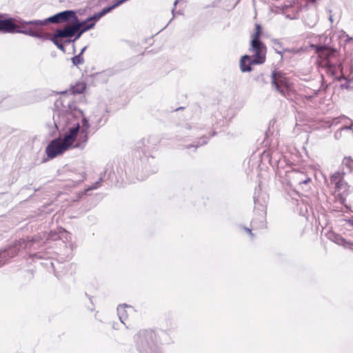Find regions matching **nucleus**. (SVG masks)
Returning a JSON list of instances; mask_svg holds the SVG:
<instances>
[{"label":"nucleus","mask_w":353,"mask_h":353,"mask_svg":"<svg viewBox=\"0 0 353 353\" xmlns=\"http://www.w3.org/2000/svg\"><path fill=\"white\" fill-rule=\"evenodd\" d=\"M89 128L88 121L83 118L81 125L78 123L70 128L63 137L52 140L46 148V154L50 159H53L70 148L83 149L88 140Z\"/></svg>","instance_id":"obj_1"},{"label":"nucleus","mask_w":353,"mask_h":353,"mask_svg":"<svg viewBox=\"0 0 353 353\" xmlns=\"http://www.w3.org/2000/svg\"><path fill=\"white\" fill-rule=\"evenodd\" d=\"M261 26L256 25V31L252 36L250 50L253 53V59L250 56L244 55L240 60V68L243 72L252 70L251 65L261 64L265 61L266 47L260 41Z\"/></svg>","instance_id":"obj_2"},{"label":"nucleus","mask_w":353,"mask_h":353,"mask_svg":"<svg viewBox=\"0 0 353 353\" xmlns=\"http://www.w3.org/2000/svg\"><path fill=\"white\" fill-rule=\"evenodd\" d=\"M19 21L22 20L12 19H0V32L20 33L39 39L45 38L44 35L39 33L37 30H33L31 27L27 28V26H30V24L23 25L19 22Z\"/></svg>","instance_id":"obj_3"},{"label":"nucleus","mask_w":353,"mask_h":353,"mask_svg":"<svg viewBox=\"0 0 353 353\" xmlns=\"http://www.w3.org/2000/svg\"><path fill=\"white\" fill-rule=\"evenodd\" d=\"M70 18L76 19L75 12L72 10H66L57 13L44 20H32L29 21H19L21 24H30L33 30H37L39 33L41 32V27L46 26L49 23H58L68 21Z\"/></svg>","instance_id":"obj_4"},{"label":"nucleus","mask_w":353,"mask_h":353,"mask_svg":"<svg viewBox=\"0 0 353 353\" xmlns=\"http://www.w3.org/2000/svg\"><path fill=\"white\" fill-rule=\"evenodd\" d=\"M272 85L281 94L287 97L293 90L290 80L280 72L272 73Z\"/></svg>","instance_id":"obj_5"},{"label":"nucleus","mask_w":353,"mask_h":353,"mask_svg":"<svg viewBox=\"0 0 353 353\" xmlns=\"http://www.w3.org/2000/svg\"><path fill=\"white\" fill-rule=\"evenodd\" d=\"M330 182L334 186V194L342 199L348 193L349 186L343 180V174L336 172L330 177Z\"/></svg>","instance_id":"obj_6"},{"label":"nucleus","mask_w":353,"mask_h":353,"mask_svg":"<svg viewBox=\"0 0 353 353\" xmlns=\"http://www.w3.org/2000/svg\"><path fill=\"white\" fill-rule=\"evenodd\" d=\"M26 247L27 244L26 243L25 241L20 240L19 241L16 243L12 247L0 253V266L5 263L6 259H5L4 258H6V256L10 258L13 257L18 251H19L21 249H25Z\"/></svg>","instance_id":"obj_7"},{"label":"nucleus","mask_w":353,"mask_h":353,"mask_svg":"<svg viewBox=\"0 0 353 353\" xmlns=\"http://www.w3.org/2000/svg\"><path fill=\"white\" fill-rule=\"evenodd\" d=\"M83 23H77L76 24L67 26L63 29H58L55 32V37L66 38L74 36L80 28H83Z\"/></svg>","instance_id":"obj_8"},{"label":"nucleus","mask_w":353,"mask_h":353,"mask_svg":"<svg viewBox=\"0 0 353 353\" xmlns=\"http://www.w3.org/2000/svg\"><path fill=\"white\" fill-rule=\"evenodd\" d=\"M316 52L319 59L322 60L321 64L324 65H327L329 60L335 54V50L325 46L317 47Z\"/></svg>","instance_id":"obj_9"},{"label":"nucleus","mask_w":353,"mask_h":353,"mask_svg":"<svg viewBox=\"0 0 353 353\" xmlns=\"http://www.w3.org/2000/svg\"><path fill=\"white\" fill-rule=\"evenodd\" d=\"M329 239L339 245L343 246L344 248H349L353 250V243L347 241L339 234L331 233L329 235Z\"/></svg>","instance_id":"obj_10"},{"label":"nucleus","mask_w":353,"mask_h":353,"mask_svg":"<svg viewBox=\"0 0 353 353\" xmlns=\"http://www.w3.org/2000/svg\"><path fill=\"white\" fill-rule=\"evenodd\" d=\"M132 312V308L127 305H121L117 307L119 318L122 323H125L129 314Z\"/></svg>","instance_id":"obj_11"},{"label":"nucleus","mask_w":353,"mask_h":353,"mask_svg":"<svg viewBox=\"0 0 353 353\" xmlns=\"http://www.w3.org/2000/svg\"><path fill=\"white\" fill-rule=\"evenodd\" d=\"M85 88H86V85L85 83H83V82L78 83L72 88V93L81 94L85 90Z\"/></svg>","instance_id":"obj_12"},{"label":"nucleus","mask_w":353,"mask_h":353,"mask_svg":"<svg viewBox=\"0 0 353 353\" xmlns=\"http://www.w3.org/2000/svg\"><path fill=\"white\" fill-rule=\"evenodd\" d=\"M58 117L59 120H54V124L57 130H59L63 128L64 127L63 123L65 121V116L63 114L61 116L59 115Z\"/></svg>","instance_id":"obj_13"},{"label":"nucleus","mask_w":353,"mask_h":353,"mask_svg":"<svg viewBox=\"0 0 353 353\" xmlns=\"http://www.w3.org/2000/svg\"><path fill=\"white\" fill-rule=\"evenodd\" d=\"M343 164L350 170H353V159L351 157H345L343 160Z\"/></svg>","instance_id":"obj_14"},{"label":"nucleus","mask_w":353,"mask_h":353,"mask_svg":"<svg viewBox=\"0 0 353 353\" xmlns=\"http://www.w3.org/2000/svg\"><path fill=\"white\" fill-rule=\"evenodd\" d=\"M83 62V59L81 57V54H79V55L75 56L72 58V63L75 65L81 64Z\"/></svg>","instance_id":"obj_15"},{"label":"nucleus","mask_w":353,"mask_h":353,"mask_svg":"<svg viewBox=\"0 0 353 353\" xmlns=\"http://www.w3.org/2000/svg\"><path fill=\"white\" fill-rule=\"evenodd\" d=\"M347 120V119L345 117L335 118L334 119H333V121L331 123V125H336L339 123L345 122Z\"/></svg>","instance_id":"obj_16"},{"label":"nucleus","mask_w":353,"mask_h":353,"mask_svg":"<svg viewBox=\"0 0 353 353\" xmlns=\"http://www.w3.org/2000/svg\"><path fill=\"white\" fill-rule=\"evenodd\" d=\"M58 37H55V35L54 36V37L52 39V41H53V43L61 50H64V46L63 44L61 43H59L57 39Z\"/></svg>","instance_id":"obj_17"},{"label":"nucleus","mask_w":353,"mask_h":353,"mask_svg":"<svg viewBox=\"0 0 353 353\" xmlns=\"http://www.w3.org/2000/svg\"><path fill=\"white\" fill-rule=\"evenodd\" d=\"M49 239H51L52 240H57L59 237L57 234L55 233H50Z\"/></svg>","instance_id":"obj_18"},{"label":"nucleus","mask_w":353,"mask_h":353,"mask_svg":"<svg viewBox=\"0 0 353 353\" xmlns=\"http://www.w3.org/2000/svg\"><path fill=\"white\" fill-rule=\"evenodd\" d=\"M244 229L251 236V237L253 238L254 234L252 232L250 228H244Z\"/></svg>","instance_id":"obj_19"},{"label":"nucleus","mask_w":353,"mask_h":353,"mask_svg":"<svg viewBox=\"0 0 353 353\" xmlns=\"http://www.w3.org/2000/svg\"><path fill=\"white\" fill-rule=\"evenodd\" d=\"M348 224L353 228V220H347Z\"/></svg>","instance_id":"obj_20"},{"label":"nucleus","mask_w":353,"mask_h":353,"mask_svg":"<svg viewBox=\"0 0 353 353\" xmlns=\"http://www.w3.org/2000/svg\"><path fill=\"white\" fill-rule=\"evenodd\" d=\"M351 128V126L350 127H348V126H343L341 128V130H348V129H350Z\"/></svg>","instance_id":"obj_21"},{"label":"nucleus","mask_w":353,"mask_h":353,"mask_svg":"<svg viewBox=\"0 0 353 353\" xmlns=\"http://www.w3.org/2000/svg\"><path fill=\"white\" fill-rule=\"evenodd\" d=\"M341 134V132H336L335 133V137L336 138H339V135Z\"/></svg>","instance_id":"obj_22"},{"label":"nucleus","mask_w":353,"mask_h":353,"mask_svg":"<svg viewBox=\"0 0 353 353\" xmlns=\"http://www.w3.org/2000/svg\"><path fill=\"white\" fill-rule=\"evenodd\" d=\"M308 181H310V179H307L303 180L302 182H300V183H307Z\"/></svg>","instance_id":"obj_23"},{"label":"nucleus","mask_w":353,"mask_h":353,"mask_svg":"<svg viewBox=\"0 0 353 353\" xmlns=\"http://www.w3.org/2000/svg\"><path fill=\"white\" fill-rule=\"evenodd\" d=\"M86 47H84L82 50H81V55L82 54V53L83 52V51H85Z\"/></svg>","instance_id":"obj_24"},{"label":"nucleus","mask_w":353,"mask_h":353,"mask_svg":"<svg viewBox=\"0 0 353 353\" xmlns=\"http://www.w3.org/2000/svg\"><path fill=\"white\" fill-rule=\"evenodd\" d=\"M311 3H315L317 0H308Z\"/></svg>","instance_id":"obj_25"},{"label":"nucleus","mask_w":353,"mask_h":353,"mask_svg":"<svg viewBox=\"0 0 353 353\" xmlns=\"http://www.w3.org/2000/svg\"><path fill=\"white\" fill-rule=\"evenodd\" d=\"M315 22H316V21H314V23H308V24H309L310 26H314V25Z\"/></svg>","instance_id":"obj_26"},{"label":"nucleus","mask_w":353,"mask_h":353,"mask_svg":"<svg viewBox=\"0 0 353 353\" xmlns=\"http://www.w3.org/2000/svg\"><path fill=\"white\" fill-rule=\"evenodd\" d=\"M178 1H179V0H176V1H174V6H176V5L177 4Z\"/></svg>","instance_id":"obj_27"},{"label":"nucleus","mask_w":353,"mask_h":353,"mask_svg":"<svg viewBox=\"0 0 353 353\" xmlns=\"http://www.w3.org/2000/svg\"><path fill=\"white\" fill-rule=\"evenodd\" d=\"M172 12L173 16H174V9L172 10Z\"/></svg>","instance_id":"obj_28"}]
</instances>
